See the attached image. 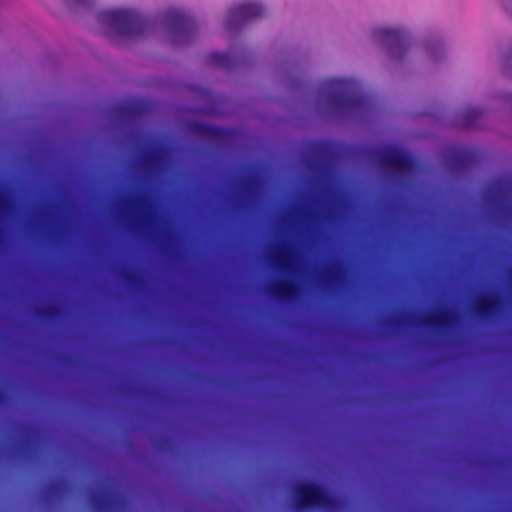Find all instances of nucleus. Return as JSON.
<instances>
[{
	"label": "nucleus",
	"mask_w": 512,
	"mask_h": 512,
	"mask_svg": "<svg viewBox=\"0 0 512 512\" xmlns=\"http://www.w3.org/2000/svg\"><path fill=\"white\" fill-rule=\"evenodd\" d=\"M122 216L129 229L136 233L146 234L164 254L175 258L173 230L166 229L160 234H156L154 231L158 222V214L148 192L141 191L126 198L122 203Z\"/></svg>",
	"instance_id": "obj_1"
},
{
	"label": "nucleus",
	"mask_w": 512,
	"mask_h": 512,
	"mask_svg": "<svg viewBox=\"0 0 512 512\" xmlns=\"http://www.w3.org/2000/svg\"><path fill=\"white\" fill-rule=\"evenodd\" d=\"M317 102L332 115L350 117L369 112L371 98L351 79H327L321 84Z\"/></svg>",
	"instance_id": "obj_2"
},
{
	"label": "nucleus",
	"mask_w": 512,
	"mask_h": 512,
	"mask_svg": "<svg viewBox=\"0 0 512 512\" xmlns=\"http://www.w3.org/2000/svg\"><path fill=\"white\" fill-rule=\"evenodd\" d=\"M297 248L290 243H282L269 250L268 258L273 267L285 276L265 285V292L277 299L290 301L299 293V285L292 277L298 261Z\"/></svg>",
	"instance_id": "obj_3"
},
{
	"label": "nucleus",
	"mask_w": 512,
	"mask_h": 512,
	"mask_svg": "<svg viewBox=\"0 0 512 512\" xmlns=\"http://www.w3.org/2000/svg\"><path fill=\"white\" fill-rule=\"evenodd\" d=\"M98 21L110 32L125 37H138L148 33L153 21L135 9H104L97 15Z\"/></svg>",
	"instance_id": "obj_4"
},
{
	"label": "nucleus",
	"mask_w": 512,
	"mask_h": 512,
	"mask_svg": "<svg viewBox=\"0 0 512 512\" xmlns=\"http://www.w3.org/2000/svg\"><path fill=\"white\" fill-rule=\"evenodd\" d=\"M459 318L460 315L457 309L440 306L422 314H408L406 311H398L384 318L382 323L387 326H433L449 330L458 324Z\"/></svg>",
	"instance_id": "obj_5"
},
{
	"label": "nucleus",
	"mask_w": 512,
	"mask_h": 512,
	"mask_svg": "<svg viewBox=\"0 0 512 512\" xmlns=\"http://www.w3.org/2000/svg\"><path fill=\"white\" fill-rule=\"evenodd\" d=\"M291 496L295 507L299 510L318 507L323 510L332 511L338 505L337 499L320 484L300 482L291 489Z\"/></svg>",
	"instance_id": "obj_6"
},
{
	"label": "nucleus",
	"mask_w": 512,
	"mask_h": 512,
	"mask_svg": "<svg viewBox=\"0 0 512 512\" xmlns=\"http://www.w3.org/2000/svg\"><path fill=\"white\" fill-rule=\"evenodd\" d=\"M163 24L175 46H186L196 37L198 26L192 15L182 10H168L163 15Z\"/></svg>",
	"instance_id": "obj_7"
},
{
	"label": "nucleus",
	"mask_w": 512,
	"mask_h": 512,
	"mask_svg": "<svg viewBox=\"0 0 512 512\" xmlns=\"http://www.w3.org/2000/svg\"><path fill=\"white\" fill-rule=\"evenodd\" d=\"M373 158L378 166L393 170V181L399 187L405 186L402 174L413 171L416 167L414 160L407 153L395 147L377 149L373 151Z\"/></svg>",
	"instance_id": "obj_8"
},
{
	"label": "nucleus",
	"mask_w": 512,
	"mask_h": 512,
	"mask_svg": "<svg viewBox=\"0 0 512 512\" xmlns=\"http://www.w3.org/2000/svg\"><path fill=\"white\" fill-rule=\"evenodd\" d=\"M374 40L387 52L390 59L399 61L404 58L410 47V38L403 29L378 27L373 31Z\"/></svg>",
	"instance_id": "obj_9"
},
{
	"label": "nucleus",
	"mask_w": 512,
	"mask_h": 512,
	"mask_svg": "<svg viewBox=\"0 0 512 512\" xmlns=\"http://www.w3.org/2000/svg\"><path fill=\"white\" fill-rule=\"evenodd\" d=\"M266 14L265 7L260 3H244L232 7L227 14L225 27L230 32H238L243 27L256 21Z\"/></svg>",
	"instance_id": "obj_10"
},
{
	"label": "nucleus",
	"mask_w": 512,
	"mask_h": 512,
	"mask_svg": "<svg viewBox=\"0 0 512 512\" xmlns=\"http://www.w3.org/2000/svg\"><path fill=\"white\" fill-rule=\"evenodd\" d=\"M172 149L163 143H155L149 149L140 153L138 165L142 168L148 177L154 176L164 171L170 163Z\"/></svg>",
	"instance_id": "obj_11"
},
{
	"label": "nucleus",
	"mask_w": 512,
	"mask_h": 512,
	"mask_svg": "<svg viewBox=\"0 0 512 512\" xmlns=\"http://www.w3.org/2000/svg\"><path fill=\"white\" fill-rule=\"evenodd\" d=\"M333 153L326 143H317L312 146L307 161V167L317 174L315 179L320 183L328 176L333 163Z\"/></svg>",
	"instance_id": "obj_12"
},
{
	"label": "nucleus",
	"mask_w": 512,
	"mask_h": 512,
	"mask_svg": "<svg viewBox=\"0 0 512 512\" xmlns=\"http://www.w3.org/2000/svg\"><path fill=\"white\" fill-rule=\"evenodd\" d=\"M503 310L501 298L497 291L479 295L471 304L472 313L483 320H493Z\"/></svg>",
	"instance_id": "obj_13"
},
{
	"label": "nucleus",
	"mask_w": 512,
	"mask_h": 512,
	"mask_svg": "<svg viewBox=\"0 0 512 512\" xmlns=\"http://www.w3.org/2000/svg\"><path fill=\"white\" fill-rule=\"evenodd\" d=\"M346 279L347 268L340 260L329 262L317 273L319 284L327 289H332L343 284Z\"/></svg>",
	"instance_id": "obj_14"
},
{
	"label": "nucleus",
	"mask_w": 512,
	"mask_h": 512,
	"mask_svg": "<svg viewBox=\"0 0 512 512\" xmlns=\"http://www.w3.org/2000/svg\"><path fill=\"white\" fill-rule=\"evenodd\" d=\"M476 155L472 150L458 148L446 157L447 168L454 173H463L476 163Z\"/></svg>",
	"instance_id": "obj_15"
},
{
	"label": "nucleus",
	"mask_w": 512,
	"mask_h": 512,
	"mask_svg": "<svg viewBox=\"0 0 512 512\" xmlns=\"http://www.w3.org/2000/svg\"><path fill=\"white\" fill-rule=\"evenodd\" d=\"M483 199L503 216L508 217L512 214V207L505 205L506 190L501 184L488 185L483 191Z\"/></svg>",
	"instance_id": "obj_16"
},
{
	"label": "nucleus",
	"mask_w": 512,
	"mask_h": 512,
	"mask_svg": "<svg viewBox=\"0 0 512 512\" xmlns=\"http://www.w3.org/2000/svg\"><path fill=\"white\" fill-rule=\"evenodd\" d=\"M260 186L261 179L257 174L249 175L240 181L236 192V199L240 208L244 209L246 207V201L255 195Z\"/></svg>",
	"instance_id": "obj_17"
},
{
	"label": "nucleus",
	"mask_w": 512,
	"mask_h": 512,
	"mask_svg": "<svg viewBox=\"0 0 512 512\" xmlns=\"http://www.w3.org/2000/svg\"><path fill=\"white\" fill-rule=\"evenodd\" d=\"M483 112L477 107H468L457 114L454 124L463 129L480 128V118Z\"/></svg>",
	"instance_id": "obj_18"
},
{
	"label": "nucleus",
	"mask_w": 512,
	"mask_h": 512,
	"mask_svg": "<svg viewBox=\"0 0 512 512\" xmlns=\"http://www.w3.org/2000/svg\"><path fill=\"white\" fill-rule=\"evenodd\" d=\"M208 62L212 65L229 70L240 66L243 60L240 56L230 52H214L208 55Z\"/></svg>",
	"instance_id": "obj_19"
},
{
	"label": "nucleus",
	"mask_w": 512,
	"mask_h": 512,
	"mask_svg": "<svg viewBox=\"0 0 512 512\" xmlns=\"http://www.w3.org/2000/svg\"><path fill=\"white\" fill-rule=\"evenodd\" d=\"M347 206L345 199H337L324 206L320 213L321 220L326 224H335L339 220V211Z\"/></svg>",
	"instance_id": "obj_20"
},
{
	"label": "nucleus",
	"mask_w": 512,
	"mask_h": 512,
	"mask_svg": "<svg viewBox=\"0 0 512 512\" xmlns=\"http://www.w3.org/2000/svg\"><path fill=\"white\" fill-rule=\"evenodd\" d=\"M191 131L196 135L212 140H220L227 135V130L204 123H193Z\"/></svg>",
	"instance_id": "obj_21"
},
{
	"label": "nucleus",
	"mask_w": 512,
	"mask_h": 512,
	"mask_svg": "<svg viewBox=\"0 0 512 512\" xmlns=\"http://www.w3.org/2000/svg\"><path fill=\"white\" fill-rule=\"evenodd\" d=\"M425 51L432 61H439L445 55L443 43L439 39H432L426 42Z\"/></svg>",
	"instance_id": "obj_22"
},
{
	"label": "nucleus",
	"mask_w": 512,
	"mask_h": 512,
	"mask_svg": "<svg viewBox=\"0 0 512 512\" xmlns=\"http://www.w3.org/2000/svg\"><path fill=\"white\" fill-rule=\"evenodd\" d=\"M116 276L134 287L140 288L143 285V278L137 271L120 268L116 271Z\"/></svg>",
	"instance_id": "obj_23"
},
{
	"label": "nucleus",
	"mask_w": 512,
	"mask_h": 512,
	"mask_svg": "<svg viewBox=\"0 0 512 512\" xmlns=\"http://www.w3.org/2000/svg\"><path fill=\"white\" fill-rule=\"evenodd\" d=\"M92 507L97 512H104L111 504V496L107 491L101 493H93L90 496Z\"/></svg>",
	"instance_id": "obj_24"
},
{
	"label": "nucleus",
	"mask_w": 512,
	"mask_h": 512,
	"mask_svg": "<svg viewBox=\"0 0 512 512\" xmlns=\"http://www.w3.org/2000/svg\"><path fill=\"white\" fill-rule=\"evenodd\" d=\"M67 491V485L64 481H58L48 484L44 488V494L49 497L61 498Z\"/></svg>",
	"instance_id": "obj_25"
},
{
	"label": "nucleus",
	"mask_w": 512,
	"mask_h": 512,
	"mask_svg": "<svg viewBox=\"0 0 512 512\" xmlns=\"http://www.w3.org/2000/svg\"><path fill=\"white\" fill-rule=\"evenodd\" d=\"M116 114L121 118L134 119L141 115V107L138 105H124L116 108Z\"/></svg>",
	"instance_id": "obj_26"
},
{
	"label": "nucleus",
	"mask_w": 512,
	"mask_h": 512,
	"mask_svg": "<svg viewBox=\"0 0 512 512\" xmlns=\"http://www.w3.org/2000/svg\"><path fill=\"white\" fill-rule=\"evenodd\" d=\"M35 313L43 318H56L60 315L61 309L56 304H47L35 308Z\"/></svg>",
	"instance_id": "obj_27"
},
{
	"label": "nucleus",
	"mask_w": 512,
	"mask_h": 512,
	"mask_svg": "<svg viewBox=\"0 0 512 512\" xmlns=\"http://www.w3.org/2000/svg\"><path fill=\"white\" fill-rule=\"evenodd\" d=\"M68 6L77 9H89L93 6L94 0H65Z\"/></svg>",
	"instance_id": "obj_28"
},
{
	"label": "nucleus",
	"mask_w": 512,
	"mask_h": 512,
	"mask_svg": "<svg viewBox=\"0 0 512 512\" xmlns=\"http://www.w3.org/2000/svg\"><path fill=\"white\" fill-rule=\"evenodd\" d=\"M42 213H43L44 220L47 221L51 225L53 230H55V231L60 230V224L53 222L52 215L48 212V208H46V207L43 208Z\"/></svg>",
	"instance_id": "obj_29"
},
{
	"label": "nucleus",
	"mask_w": 512,
	"mask_h": 512,
	"mask_svg": "<svg viewBox=\"0 0 512 512\" xmlns=\"http://www.w3.org/2000/svg\"><path fill=\"white\" fill-rule=\"evenodd\" d=\"M35 443L33 441H31L30 439H23L21 442H20V447L21 449L23 450H31V449H34L35 448Z\"/></svg>",
	"instance_id": "obj_30"
},
{
	"label": "nucleus",
	"mask_w": 512,
	"mask_h": 512,
	"mask_svg": "<svg viewBox=\"0 0 512 512\" xmlns=\"http://www.w3.org/2000/svg\"><path fill=\"white\" fill-rule=\"evenodd\" d=\"M9 398L8 389L6 387L0 388V404L5 403Z\"/></svg>",
	"instance_id": "obj_31"
},
{
	"label": "nucleus",
	"mask_w": 512,
	"mask_h": 512,
	"mask_svg": "<svg viewBox=\"0 0 512 512\" xmlns=\"http://www.w3.org/2000/svg\"><path fill=\"white\" fill-rule=\"evenodd\" d=\"M505 9L512 15V0H503Z\"/></svg>",
	"instance_id": "obj_32"
},
{
	"label": "nucleus",
	"mask_w": 512,
	"mask_h": 512,
	"mask_svg": "<svg viewBox=\"0 0 512 512\" xmlns=\"http://www.w3.org/2000/svg\"><path fill=\"white\" fill-rule=\"evenodd\" d=\"M504 100L510 105V107L512 108V94H505L504 95Z\"/></svg>",
	"instance_id": "obj_33"
},
{
	"label": "nucleus",
	"mask_w": 512,
	"mask_h": 512,
	"mask_svg": "<svg viewBox=\"0 0 512 512\" xmlns=\"http://www.w3.org/2000/svg\"><path fill=\"white\" fill-rule=\"evenodd\" d=\"M304 216H305V219H307V220H313L311 213H305Z\"/></svg>",
	"instance_id": "obj_34"
}]
</instances>
